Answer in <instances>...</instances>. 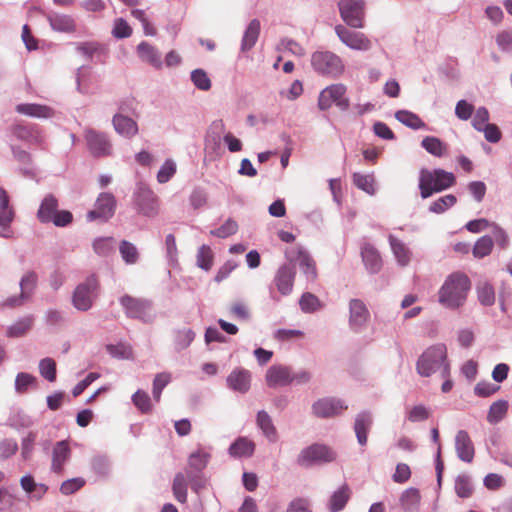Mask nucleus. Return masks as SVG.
Wrapping results in <instances>:
<instances>
[{"label": "nucleus", "instance_id": "nucleus-1", "mask_svg": "<svg viewBox=\"0 0 512 512\" xmlns=\"http://www.w3.org/2000/svg\"><path fill=\"white\" fill-rule=\"evenodd\" d=\"M471 282L467 275L461 272L450 274L438 292V301L445 308L455 310L464 305Z\"/></svg>", "mask_w": 512, "mask_h": 512}, {"label": "nucleus", "instance_id": "nucleus-2", "mask_svg": "<svg viewBox=\"0 0 512 512\" xmlns=\"http://www.w3.org/2000/svg\"><path fill=\"white\" fill-rule=\"evenodd\" d=\"M456 177L452 172L441 168L429 170L422 168L419 173L418 188L423 199L431 197L454 186Z\"/></svg>", "mask_w": 512, "mask_h": 512}, {"label": "nucleus", "instance_id": "nucleus-3", "mask_svg": "<svg viewBox=\"0 0 512 512\" xmlns=\"http://www.w3.org/2000/svg\"><path fill=\"white\" fill-rule=\"evenodd\" d=\"M447 348L444 344H436L426 349L416 363L418 374L429 377L436 371H441V376L446 378L450 373L447 363Z\"/></svg>", "mask_w": 512, "mask_h": 512}, {"label": "nucleus", "instance_id": "nucleus-4", "mask_svg": "<svg viewBox=\"0 0 512 512\" xmlns=\"http://www.w3.org/2000/svg\"><path fill=\"white\" fill-rule=\"evenodd\" d=\"M39 286V275L35 270H26L20 280L18 294L12 295L0 302V307L16 309L32 301Z\"/></svg>", "mask_w": 512, "mask_h": 512}, {"label": "nucleus", "instance_id": "nucleus-5", "mask_svg": "<svg viewBox=\"0 0 512 512\" xmlns=\"http://www.w3.org/2000/svg\"><path fill=\"white\" fill-rule=\"evenodd\" d=\"M99 280L95 274H90L86 279L79 283L72 293V305L81 312H86L92 308L94 300L99 293Z\"/></svg>", "mask_w": 512, "mask_h": 512}, {"label": "nucleus", "instance_id": "nucleus-6", "mask_svg": "<svg viewBox=\"0 0 512 512\" xmlns=\"http://www.w3.org/2000/svg\"><path fill=\"white\" fill-rule=\"evenodd\" d=\"M337 453L329 446L314 443L303 448L297 456L296 462L299 466L310 468L315 465H323L336 460Z\"/></svg>", "mask_w": 512, "mask_h": 512}, {"label": "nucleus", "instance_id": "nucleus-7", "mask_svg": "<svg viewBox=\"0 0 512 512\" xmlns=\"http://www.w3.org/2000/svg\"><path fill=\"white\" fill-rule=\"evenodd\" d=\"M136 212L145 217L153 218L159 213V199L145 183L139 182L132 195Z\"/></svg>", "mask_w": 512, "mask_h": 512}, {"label": "nucleus", "instance_id": "nucleus-8", "mask_svg": "<svg viewBox=\"0 0 512 512\" xmlns=\"http://www.w3.org/2000/svg\"><path fill=\"white\" fill-rule=\"evenodd\" d=\"M311 65L318 74L332 78L344 72L342 59L331 51H315L311 56Z\"/></svg>", "mask_w": 512, "mask_h": 512}, {"label": "nucleus", "instance_id": "nucleus-9", "mask_svg": "<svg viewBox=\"0 0 512 512\" xmlns=\"http://www.w3.org/2000/svg\"><path fill=\"white\" fill-rule=\"evenodd\" d=\"M84 140L89 153L95 158H104L113 153V144L108 133L94 128L84 130Z\"/></svg>", "mask_w": 512, "mask_h": 512}, {"label": "nucleus", "instance_id": "nucleus-10", "mask_svg": "<svg viewBox=\"0 0 512 512\" xmlns=\"http://www.w3.org/2000/svg\"><path fill=\"white\" fill-rule=\"evenodd\" d=\"M119 302L128 318L137 319L144 323L153 321L154 315L151 313V300L136 298L126 294L119 299Z\"/></svg>", "mask_w": 512, "mask_h": 512}, {"label": "nucleus", "instance_id": "nucleus-11", "mask_svg": "<svg viewBox=\"0 0 512 512\" xmlns=\"http://www.w3.org/2000/svg\"><path fill=\"white\" fill-rule=\"evenodd\" d=\"M365 0H340L338 2L339 13L345 24L351 28L364 27Z\"/></svg>", "mask_w": 512, "mask_h": 512}, {"label": "nucleus", "instance_id": "nucleus-12", "mask_svg": "<svg viewBox=\"0 0 512 512\" xmlns=\"http://www.w3.org/2000/svg\"><path fill=\"white\" fill-rule=\"evenodd\" d=\"M116 199L112 193L102 192L96 199L94 209L88 211L86 217L88 221L100 220L107 222L111 219L116 210Z\"/></svg>", "mask_w": 512, "mask_h": 512}, {"label": "nucleus", "instance_id": "nucleus-13", "mask_svg": "<svg viewBox=\"0 0 512 512\" xmlns=\"http://www.w3.org/2000/svg\"><path fill=\"white\" fill-rule=\"evenodd\" d=\"M335 33L340 41L352 50L369 51L372 48L371 40L362 32L352 31L344 25H337Z\"/></svg>", "mask_w": 512, "mask_h": 512}, {"label": "nucleus", "instance_id": "nucleus-14", "mask_svg": "<svg viewBox=\"0 0 512 512\" xmlns=\"http://www.w3.org/2000/svg\"><path fill=\"white\" fill-rule=\"evenodd\" d=\"M348 406L335 397H323L312 404V413L317 418H333L340 415Z\"/></svg>", "mask_w": 512, "mask_h": 512}, {"label": "nucleus", "instance_id": "nucleus-15", "mask_svg": "<svg viewBox=\"0 0 512 512\" xmlns=\"http://www.w3.org/2000/svg\"><path fill=\"white\" fill-rule=\"evenodd\" d=\"M15 218V210L10 205V197L7 191L0 187V237L9 239L12 237L11 224Z\"/></svg>", "mask_w": 512, "mask_h": 512}, {"label": "nucleus", "instance_id": "nucleus-16", "mask_svg": "<svg viewBox=\"0 0 512 512\" xmlns=\"http://www.w3.org/2000/svg\"><path fill=\"white\" fill-rule=\"evenodd\" d=\"M370 318V312L366 304L361 299H351L349 301V328L355 332H361Z\"/></svg>", "mask_w": 512, "mask_h": 512}, {"label": "nucleus", "instance_id": "nucleus-17", "mask_svg": "<svg viewBox=\"0 0 512 512\" xmlns=\"http://www.w3.org/2000/svg\"><path fill=\"white\" fill-rule=\"evenodd\" d=\"M295 276L296 269L291 263L283 264L278 268L273 283L281 295L288 296L292 293Z\"/></svg>", "mask_w": 512, "mask_h": 512}, {"label": "nucleus", "instance_id": "nucleus-18", "mask_svg": "<svg viewBox=\"0 0 512 512\" xmlns=\"http://www.w3.org/2000/svg\"><path fill=\"white\" fill-rule=\"evenodd\" d=\"M114 131L124 139H132L139 132L136 120L130 116L114 114L111 119Z\"/></svg>", "mask_w": 512, "mask_h": 512}, {"label": "nucleus", "instance_id": "nucleus-19", "mask_svg": "<svg viewBox=\"0 0 512 512\" xmlns=\"http://www.w3.org/2000/svg\"><path fill=\"white\" fill-rule=\"evenodd\" d=\"M226 383L232 391L245 394L251 386V373L241 367L235 368L227 376Z\"/></svg>", "mask_w": 512, "mask_h": 512}, {"label": "nucleus", "instance_id": "nucleus-20", "mask_svg": "<svg viewBox=\"0 0 512 512\" xmlns=\"http://www.w3.org/2000/svg\"><path fill=\"white\" fill-rule=\"evenodd\" d=\"M360 254L362 262L370 274H377L382 269V259L378 250L368 242L361 245Z\"/></svg>", "mask_w": 512, "mask_h": 512}, {"label": "nucleus", "instance_id": "nucleus-21", "mask_svg": "<svg viewBox=\"0 0 512 512\" xmlns=\"http://www.w3.org/2000/svg\"><path fill=\"white\" fill-rule=\"evenodd\" d=\"M455 450L457 457L466 463H471L474 459L475 449L473 442L465 430H459L455 436Z\"/></svg>", "mask_w": 512, "mask_h": 512}, {"label": "nucleus", "instance_id": "nucleus-22", "mask_svg": "<svg viewBox=\"0 0 512 512\" xmlns=\"http://www.w3.org/2000/svg\"><path fill=\"white\" fill-rule=\"evenodd\" d=\"M373 424V416L369 411H361L356 415L354 422V432L356 434L357 442L361 446H365L368 440V432Z\"/></svg>", "mask_w": 512, "mask_h": 512}, {"label": "nucleus", "instance_id": "nucleus-23", "mask_svg": "<svg viewBox=\"0 0 512 512\" xmlns=\"http://www.w3.org/2000/svg\"><path fill=\"white\" fill-rule=\"evenodd\" d=\"M269 387L287 386L291 384V369L282 365H273L266 372Z\"/></svg>", "mask_w": 512, "mask_h": 512}, {"label": "nucleus", "instance_id": "nucleus-24", "mask_svg": "<svg viewBox=\"0 0 512 512\" xmlns=\"http://www.w3.org/2000/svg\"><path fill=\"white\" fill-rule=\"evenodd\" d=\"M255 443L247 437L240 436L228 448V454L233 458H250L255 452Z\"/></svg>", "mask_w": 512, "mask_h": 512}, {"label": "nucleus", "instance_id": "nucleus-25", "mask_svg": "<svg viewBox=\"0 0 512 512\" xmlns=\"http://www.w3.org/2000/svg\"><path fill=\"white\" fill-rule=\"evenodd\" d=\"M70 456L71 449L68 442L65 440L58 441L53 448L51 470L57 474L62 473L64 464Z\"/></svg>", "mask_w": 512, "mask_h": 512}, {"label": "nucleus", "instance_id": "nucleus-26", "mask_svg": "<svg viewBox=\"0 0 512 512\" xmlns=\"http://www.w3.org/2000/svg\"><path fill=\"white\" fill-rule=\"evenodd\" d=\"M224 130L225 125L221 119L213 121L205 136V148L217 152L221 147V135Z\"/></svg>", "mask_w": 512, "mask_h": 512}, {"label": "nucleus", "instance_id": "nucleus-27", "mask_svg": "<svg viewBox=\"0 0 512 512\" xmlns=\"http://www.w3.org/2000/svg\"><path fill=\"white\" fill-rule=\"evenodd\" d=\"M261 31V23L258 19H252L247 25L240 45V51L242 53L250 51L258 41Z\"/></svg>", "mask_w": 512, "mask_h": 512}, {"label": "nucleus", "instance_id": "nucleus-28", "mask_svg": "<svg viewBox=\"0 0 512 512\" xmlns=\"http://www.w3.org/2000/svg\"><path fill=\"white\" fill-rule=\"evenodd\" d=\"M256 424L269 443H276L278 441L277 429L273 424L272 418L265 410L258 411Z\"/></svg>", "mask_w": 512, "mask_h": 512}, {"label": "nucleus", "instance_id": "nucleus-29", "mask_svg": "<svg viewBox=\"0 0 512 512\" xmlns=\"http://www.w3.org/2000/svg\"><path fill=\"white\" fill-rule=\"evenodd\" d=\"M58 210V199L53 194H47L40 203L37 211V219L43 223H50L53 215Z\"/></svg>", "mask_w": 512, "mask_h": 512}, {"label": "nucleus", "instance_id": "nucleus-30", "mask_svg": "<svg viewBox=\"0 0 512 512\" xmlns=\"http://www.w3.org/2000/svg\"><path fill=\"white\" fill-rule=\"evenodd\" d=\"M16 111L19 114L34 118H51L54 115L53 109L41 104L35 103H22L16 106Z\"/></svg>", "mask_w": 512, "mask_h": 512}, {"label": "nucleus", "instance_id": "nucleus-31", "mask_svg": "<svg viewBox=\"0 0 512 512\" xmlns=\"http://www.w3.org/2000/svg\"><path fill=\"white\" fill-rule=\"evenodd\" d=\"M325 90L333 104H335L341 111H346L349 109L350 101L347 97H345L347 88L344 84H332L327 86Z\"/></svg>", "mask_w": 512, "mask_h": 512}, {"label": "nucleus", "instance_id": "nucleus-32", "mask_svg": "<svg viewBox=\"0 0 512 512\" xmlns=\"http://www.w3.org/2000/svg\"><path fill=\"white\" fill-rule=\"evenodd\" d=\"M388 241L397 263L402 267L407 266L411 260L410 249L392 234L388 236Z\"/></svg>", "mask_w": 512, "mask_h": 512}, {"label": "nucleus", "instance_id": "nucleus-33", "mask_svg": "<svg viewBox=\"0 0 512 512\" xmlns=\"http://www.w3.org/2000/svg\"><path fill=\"white\" fill-rule=\"evenodd\" d=\"M297 260L301 271L305 274L308 281H314L317 278L316 263L311 255L303 248L297 250Z\"/></svg>", "mask_w": 512, "mask_h": 512}, {"label": "nucleus", "instance_id": "nucleus-34", "mask_svg": "<svg viewBox=\"0 0 512 512\" xmlns=\"http://www.w3.org/2000/svg\"><path fill=\"white\" fill-rule=\"evenodd\" d=\"M90 467L98 477L108 478L112 472V461L106 454H97L91 458Z\"/></svg>", "mask_w": 512, "mask_h": 512}, {"label": "nucleus", "instance_id": "nucleus-35", "mask_svg": "<svg viewBox=\"0 0 512 512\" xmlns=\"http://www.w3.org/2000/svg\"><path fill=\"white\" fill-rule=\"evenodd\" d=\"M137 54L142 61H145L156 68H160L162 65L161 54L154 46L147 42H141L137 46Z\"/></svg>", "mask_w": 512, "mask_h": 512}, {"label": "nucleus", "instance_id": "nucleus-36", "mask_svg": "<svg viewBox=\"0 0 512 512\" xmlns=\"http://www.w3.org/2000/svg\"><path fill=\"white\" fill-rule=\"evenodd\" d=\"M420 500L419 490L413 487L406 489L400 497L401 506L405 512H418Z\"/></svg>", "mask_w": 512, "mask_h": 512}, {"label": "nucleus", "instance_id": "nucleus-37", "mask_svg": "<svg viewBox=\"0 0 512 512\" xmlns=\"http://www.w3.org/2000/svg\"><path fill=\"white\" fill-rule=\"evenodd\" d=\"M350 498V489L347 485L341 486L330 497L328 509L331 512H339L344 509Z\"/></svg>", "mask_w": 512, "mask_h": 512}, {"label": "nucleus", "instance_id": "nucleus-38", "mask_svg": "<svg viewBox=\"0 0 512 512\" xmlns=\"http://www.w3.org/2000/svg\"><path fill=\"white\" fill-rule=\"evenodd\" d=\"M48 21L51 28L58 32L71 33L75 31V22L68 15L50 14Z\"/></svg>", "mask_w": 512, "mask_h": 512}, {"label": "nucleus", "instance_id": "nucleus-39", "mask_svg": "<svg viewBox=\"0 0 512 512\" xmlns=\"http://www.w3.org/2000/svg\"><path fill=\"white\" fill-rule=\"evenodd\" d=\"M395 118L413 130L425 129L427 127L426 123L417 114L408 110L396 111Z\"/></svg>", "mask_w": 512, "mask_h": 512}, {"label": "nucleus", "instance_id": "nucleus-40", "mask_svg": "<svg viewBox=\"0 0 512 512\" xmlns=\"http://www.w3.org/2000/svg\"><path fill=\"white\" fill-rule=\"evenodd\" d=\"M33 321L34 317L32 315L19 318L15 323L7 328V337L19 338L24 336L31 329Z\"/></svg>", "mask_w": 512, "mask_h": 512}, {"label": "nucleus", "instance_id": "nucleus-41", "mask_svg": "<svg viewBox=\"0 0 512 512\" xmlns=\"http://www.w3.org/2000/svg\"><path fill=\"white\" fill-rule=\"evenodd\" d=\"M211 458V454L203 450H197L189 455L188 469L186 471H194L202 473L207 467Z\"/></svg>", "mask_w": 512, "mask_h": 512}, {"label": "nucleus", "instance_id": "nucleus-42", "mask_svg": "<svg viewBox=\"0 0 512 512\" xmlns=\"http://www.w3.org/2000/svg\"><path fill=\"white\" fill-rule=\"evenodd\" d=\"M421 147L435 157H442L447 151V146L438 137L426 136L421 142Z\"/></svg>", "mask_w": 512, "mask_h": 512}, {"label": "nucleus", "instance_id": "nucleus-43", "mask_svg": "<svg viewBox=\"0 0 512 512\" xmlns=\"http://www.w3.org/2000/svg\"><path fill=\"white\" fill-rule=\"evenodd\" d=\"M195 332L191 328L177 329L174 331V347L180 352L187 349L195 339Z\"/></svg>", "mask_w": 512, "mask_h": 512}, {"label": "nucleus", "instance_id": "nucleus-44", "mask_svg": "<svg viewBox=\"0 0 512 512\" xmlns=\"http://www.w3.org/2000/svg\"><path fill=\"white\" fill-rule=\"evenodd\" d=\"M115 239L113 237H98L93 241V250L100 257H108L115 250Z\"/></svg>", "mask_w": 512, "mask_h": 512}, {"label": "nucleus", "instance_id": "nucleus-45", "mask_svg": "<svg viewBox=\"0 0 512 512\" xmlns=\"http://www.w3.org/2000/svg\"><path fill=\"white\" fill-rule=\"evenodd\" d=\"M117 112L123 116L139 117L138 102L133 97H125L116 102Z\"/></svg>", "mask_w": 512, "mask_h": 512}, {"label": "nucleus", "instance_id": "nucleus-46", "mask_svg": "<svg viewBox=\"0 0 512 512\" xmlns=\"http://www.w3.org/2000/svg\"><path fill=\"white\" fill-rule=\"evenodd\" d=\"M508 406L506 400H498L492 403L488 411L487 421L491 424L499 423L505 417Z\"/></svg>", "mask_w": 512, "mask_h": 512}, {"label": "nucleus", "instance_id": "nucleus-47", "mask_svg": "<svg viewBox=\"0 0 512 512\" xmlns=\"http://www.w3.org/2000/svg\"><path fill=\"white\" fill-rule=\"evenodd\" d=\"M457 203V198L453 194H447L433 201L428 211L434 214H442Z\"/></svg>", "mask_w": 512, "mask_h": 512}, {"label": "nucleus", "instance_id": "nucleus-48", "mask_svg": "<svg viewBox=\"0 0 512 512\" xmlns=\"http://www.w3.org/2000/svg\"><path fill=\"white\" fill-rule=\"evenodd\" d=\"M172 491L176 500L180 503L187 501V481L183 473L179 472L175 475L172 484Z\"/></svg>", "mask_w": 512, "mask_h": 512}, {"label": "nucleus", "instance_id": "nucleus-49", "mask_svg": "<svg viewBox=\"0 0 512 512\" xmlns=\"http://www.w3.org/2000/svg\"><path fill=\"white\" fill-rule=\"evenodd\" d=\"M299 306L304 313H314L322 308V303L316 295L305 292L299 299Z\"/></svg>", "mask_w": 512, "mask_h": 512}, {"label": "nucleus", "instance_id": "nucleus-50", "mask_svg": "<svg viewBox=\"0 0 512 512\" xmlns=\"http://www.w3.org/2000/svg\"><path fill=\"white\" fill-rule=\"evenodd\" d=\"M493 248V239L489 235L480 237L473 246L472 254L475 258H484L488 256Z\"/></svg>", "mask_w": 512, "mask_h": 512}, {"label": "nucleus", "instance_id": "nucleus-51", "mask_svg": "<svg viewBox=\"0 0 512 512\" xmlns=\"http://www.w3.org/2000/svg\"><path fill=\"white\" fill-rule=\"evenodd\" d=\"M353 183L357 188L365 191L367 194H375L374 176L372 174L364 175L356 172L353 174Z\"/></svg>", "mask_w": 512, "mask_h": 512}, {"label": "nucleus", "instance_id": "nucleus-52", "mask_svg": "<svg viewBox=\"0 0 512 512\" xmlns=\"http://www.w3.org/2000/svg\"><path fill=\"white\" fill-rule=\"evenodd\" d=\"M119 252L126 264H135L138 261L139 253L134 244L122 240L119 245Z\"/></svg>", "mask_w": 512, "mask_h": 512}, {"label": "nucleus", "instance_id": "nucleus-53", "mask_svg": "<svg viewBox=\"0 0 512 512\" xmlns=\"http://www.w3.org/2000/svg\"><path fill=\"white\" fill-rule=\"evenodd\" d=\"M131 400L141 413L148 414L152 411L151 398L147 392L139 389L132 395Z\"/></svg>", "mask_w": 512, "mask_h": 512}, {"label": "nucleus", "instance_id": "nucleus-54", "mask_svg": "<svg viewBox=\"0 0 512 512\" xmlns=\"http://www.w3.org/2000/svg\"><path fill=\"white\" fill-rule=\"evenodd\" d=\"M478 300L483 306H492L495 303V291L491 284L484 282L477 286Z\"/></svg>", "mask_w": 512, "mask_h": 512}, {"label": "nucleus", "instance_id": "nucleus-55", "mask_svg": "<svg viewBox=\"0 0 512 512\" xmlns=\"http://www.w3.org/2000/svg\"><path fill=\"white\" fill-rule=\"evenodd\" d=\"M40 375L49 382H54L57 376L56 362L54 359L46 357L39 362Z\"/></svg>", "mask_w": 512, "mask_h": 512}, {"label": "nucleus", "instance_id": "nucleus-56", "mask_svg": "<svg viewBox=\"0 0 512 512\" xmlns=\"http://www.w3.org/2000/svg\"><path fill=\"white\" fill-rule=\"evenodd\" d=\"M237 231V222L232 218H228L220 227L211 230L210 234L214 237L225 239L231 235H234Z\"/></svg>", "mask_w": 512, "mask_h": 512}, {"label": "nucleus", "instance_id": "nucleus-57", "mask_svg": "<svg viewBox=\"0 0 512 512\" xmlns=\"http://www.w3.org/2000/svg\"><path fill=\"white\" fill-rule=\"evenodd\" d=\"M197 266L205 271H209L213 264V252L208 245H202L197 252Z\"/></svg>", "mask_w": 512, "mask_h": 512}, {"label": "nucleus", "instance_id": "nucleus-58", "mask_svg": "<svg viewBox=\"0 0 512 512\" xmlns=\"http://www.w3.org/2000/svg\"><path fill=\"white\" fill-rule=\"evenodd\" d=\"M171 380L169 373H158L153 380L152 394L156 402L160 401L163 389L168 385Z\"/></svg>", "mask_w": 512, "mask_h": 512}, {"label": "nucleus", "instance_id": "nucleus-59", "mask_svg": "<svg viewBox=\"0 0 512 512\" xmlns=\"http://www.w3.org/2000/svg\"><path fill=\"white\" fill-rule=\"evenodd\" d=\"M191 81L196 88L202 91H208L211 88V80L206 71L203 69H195L191 72Z\"/></svg>", "mask_w": 512, "mask_h": 512}, {"label": "nucleus", "instance_id": "nucleus-60", "mask_svg": "<svg viewBox=\"0 0 512 512\" xmlns=\"http://www.w3.org/2000/svg\"><path fill=\"white\" fill-rule=\"evenodd\" d=\"M455 492L460 498H468L472 495L473 487L466 475H459L455 481Z\"/></svg>", "mask_w": 512, "mask_h": 512}, {"label": "nucleus", "instance_id": "nucleus-61", "mask_svg": "<svg viewBox=\"0 0 512 512\" xmlns=\"http://www.w3.org/2000/svg\"><path fill=\"white\" fill-rule=\"evenodd\" d=\"M176 173V163L172 159H166L157 173V181L160 184L167 183Z\"/></svg>", "mask_w": 512, "mask_h": 512}, {"label": "nucleus", "instance_id": "nucleus-62", "mask_svg": "<svg viewBox=\"0 0 512 512\" xmlns=\"http://www.w3.org/2000/svg\"><path fill=\"white\" fill-rule=\"evenodd\" d=\"M86 483V480L82 477L71 478L65 480L60 486V492L63 495H71L80 490Z\"/></svg>", "mask_w": 512, "mask_h": 512}, {"label": "nucleus", "instance_id": "nucleus-63", "mask_svg": "<svg viewBox=\"0 0 512 512\" xmlns=\"http://www.w3.org/2000/svg\"><path fill=\"white\" fill-rule=\"evenodd\" d=\"M37 439V432L30 431L23 439L21 443V455L24 460H28L31 458L34 443Z\"/></svg>", "mask_w": 512, "mask_h": 512}, {"label": "nucleus", "instance_id": "nucleus-64", "mask_svg": "<svg viewBox=\"0 0 512 512\" xmlns=\"http://www.w3.org/2000/svg\"><path fill=\"white\" fill-rule=\"evenodd\" d=\"M132 28L123 18H117L114 22L112 35L117 39H124L130 37Z\"/></svg>", "mask_w": 512, "mask_h": 512}]
</instances>
